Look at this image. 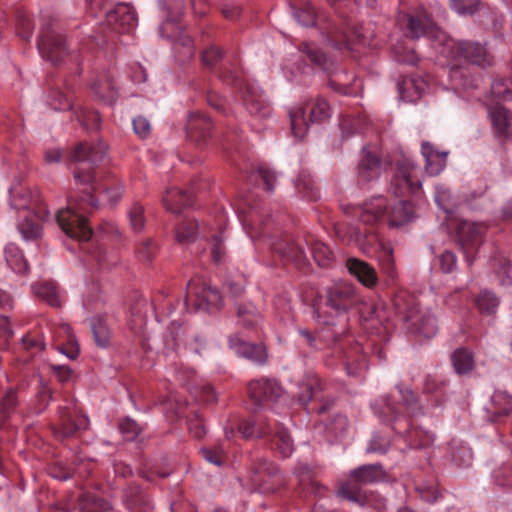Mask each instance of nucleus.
<instances>
[{
    "label": "nucleus",
    "mask_w": 512,
    "mask_h": 512,
    "mask_svg": "<svg viewBox=\"0 0 512 512\" xmlns=\"http://www.w3.org/2000/svg\"><path fill=\"white\" fill-rule=\"evenodd\" d=\"M5 258L10 268L19 274L26 273L28 264L25 260L22 251L14 244H8L5 247Z\"/></svg>",
    "instance_id": "obj_44"
},
{
    "label": "nucleus",
    "mask_w": 512,
    "mask_h": 512,
    "mask_svg": "<svg viewBox=\"0 0 512 512\" xmlns=\"http://www.w3.org/2000/svg\"><path fill=\"white\" fill-rule=\"evenodd\" d=\"M276 251L279 252L282 257L295 262L297 265L304 263L306 259L304 250L295 243H288L285 249L276 248Z\"/></svg>",
    "instance_id": "obj_59"
},
{
    "label": "nucleus",
    "mask_w": 512,
    "mask_h": 512,
    "mask_svg": "<svg viewBox=\"0 0 512 512\" xmlns=\"http://www.w3.org/2000/svg\"><path fill=\"white\" fill-rule=\"evenodd\" d=\"M40 55L54 65L61 64L69 55L66 36L60 22L52 15H43L37 39Z\"/></svg>",
    "instance_id": "obj_9"
},
{
    "label": "nucleus",
    "mask_w": 512,
    "mask_h": 512,
    "mask_svg": "<svg viewBox=\"0 0 512 512\" xmlns=\"http://www.w3.org/2000/svg\"><path fill=\"white\" fill-rule=\"evenodd\" d=\"M294 475L303 492L317 497L325 496L327 488L317 480L319 468L316 465L311 466L307 463L299 462L294 468Z\"/></svg>",
    "instance_id": "obj_22"
},
{
    "label": "nucleus",
    "mask_w": 512,
    "mask_h": 512,
    "mask_svg": "<svg viewBox=\"0 0 512 512\" xmlns=\"http://www.w3.org/2000/svg\"><path fill=\"white\" fill-rule=\"evenodd\" d=\"M157 253V245L152 239L143 240L137 247L136 254L140 261L149 263Z\"/></svg>",
    "instance_id": "obj_61"
},
{
    "label": "nucleus",
    "mask_w": 512,
    "mask_h": 512,
    "mask_svg": "<svg viewBox=\"0 0 512 512\" xmlns=\"http://www.w3.org/2000/svg\"><path fill=\"white\" fill-rule=\"evenodd\" d=\"M299 334L305 339L308 346L314 349H322L321 343L332 349V354L337 353L348 376L361 377L367 369L366 356L358 342L343 337L333 329H322L314 335L307 329L299 330Z\"/></svg>",
    "instance_id": "obj_4"
},
{
    "label": "nucleus",
    "mask_w": 512,
    "mask_h": 512,
    "mask_svg": "<svg viewBox=\"0 0 512 512\" xmlns=\"http://www.w3.org/2000/svg\"><path fill=\"white\" fill-rule=\"evenodd\" d=\"M269 436H271V448L279 457L287 458L292 454L294 450L293 440L284 427L276 425L272 428V432Z\"/></svg>",
    "instance_id": "obj_33"
},
{
    "label": "nucleus",
    "mask_w": 512,
    "mask_h": 512,
    "mask_svg": "<svg viewBox=\"0 0 512 512\" xmlns=\"http://www.w3.org/2000/svg\"><path fill=\"white\" fill-rule=\"evenodd\" d=\"M124 500L130 512H150L152 509L149 496L135 484H131L125 489Z\"/></svg>",
    "instance_id": "obj_31"
},
{
    "label": "nucleus",
    "mask_w": 512,
    "mask_h": 512,
    "mask_svg": "<svg viewBox=\"0 0 512 512\" xmlns=\"http://www.w3.org/2000/svg\"><path fill=\"white\" fill-rule=\"evenodd\" d=\"M449 60V77L452 83L462 89H468L473 85V80L468 76L469 68L460 63H467L481 68L493 65L494 57L486 47V43L472 40H447L441 51Z\"/></svg>",
    "instance_id": "obj_3"
},
{
    "label": "nucleus",
    "mask_w": 512,
    "mask_h": 512,
    "mask_svg": "<svg viewBox=\"0 0 512 512\" xmlns=\"http://www.w3.org/2000/svg\"><path fill=\"white\" fill-rule=\"evenodd\" d=\"M224 51L216 46L211 45L207 49L203 50L201 54L202 64L207 68H213L222 59Z\"/></svg>",
    "instance_id": "obj_60"
},
{
    "label": "nucleus",
    "mask_w": 512,
    "mask_h": 512,
    "mask_svg": "<svg viewBox=\"0 0 512 512\" xmlns=\"http://www.w3.org/2000/svg\"><path fill=\"white\" fill-rule=\"evenodd\" d=\"M390 190L397 197L419 196L422 194L421 169L409 159L398 160L391 179Z\"/></svg>",
    "instance_id": "obj_11"
},
{
    "label": "nucleus",
    "mask_w": 512,
    "mask_h": 512,
    "mask_svg": "<svg viewBox=\"0 0 512 512\" xmlns=\"http://www.w3.org/2000/svg\"><path fill=\"white\" fill-rule=\"evenodd\" d=\"M81 512H112L111 506L103 499L87 495L80 502Z\"/></svg>",
    "instance_id": "obj_54"
},
{
    "label": "nucleus",
    "mask_w": 512,
    "mask_h": 512,
    "mask_svg": "<svg viewBox=\"0 0 512 512\" xmlns=\"http://www.w3.org/2000/svg\"><path fill=\"white\" fill-rule=\"evenodd\" d=\"M118 427L120 433L127 441H134L142 432V428L139 426V424L135 420L128 417L122 419L119 422Z\"/></svg>",
    "instance_id": "obj_57"
},
{
    "label": "nucleus",
    "mask_w": 512,
    "mask_h": 512,
    "mask_svg": "<svg viewBox=\"0 0 512 512\" xmlns=\"http://www.w3.org/2000/svg\"><path fill=\"white\" fill-rule=\"evenodd\" d=\"M228 342L229 347L238 355L260 365L266 363L267 351L264 345L246 342L238 334L230 336Z\"/></svg>",
    "instance_id": "obj_26"
},
{
    "label": "nucleus",
    "mask_w": 512,
    "mask_h": 512,
    "mask_svg": "<svg viewBox=\"0 0 512 512\" xmlns=\"http://www.w3.org/2000/svg\"><path fill=\"white\" fill-rule=\"evenodd\" d=\"M487 113L495 139L501 144L512 141V111L497 103L487 105Z\"/></svg>",
    "instance_id": "obj_19"
},
{
    "label": "nucleus",
    "mask_w": 512,
    "mask_h": 512,
    "mask_svg": "<svg viewBox=\"0 0 512 512\" xmlns=\"http://www.w3.org/2000/svg\"><path fill=\"white\" fill-rule=\"evenodd\" d=\"M18 392V387H9L0 397V429L15 413L19 405Z\"/></svg>",
    "instance_id": "obj_36"
},
{
    "label": "nucleus",
    "mask_w": 512,
    "mask_h": 512,
    "mask_svg": "<svg viewBox=\"0 0 512 512\" xmlns=\"http://www.w3.org/2000/svg\"><path fill=\"white\" fill-rule=\"evenodd\" d=\"M383 171V160L379 151L366 145L360 152L357 165V181L359 184H368L380 177Z\"/></svg>",
    "instance_id": "obj_18"
},
{
    "label": "nucleus",
    "mask_w": 512,
    "mask_h": 512,
    "mask_svg": "<svg viewBox=\"0 0 512 512\" xmlns=\"http://www.w3.org/2000/svg\"><path fill=\"white\" fill-rule=\"evenodd\" d=\"M107 23L119 33H130L137 26L134 8L128 3H119L106 13Z\"/></svg>",
    "instance_id": "obj_23"
},
{
    "label": "nucleus",
    "mask_w": 512,
    "mask_h": 512,
    "mask_svg": "<svg viewBox=\"0 0 512 512\" xmlns=\"http://www.w3.org/2000/svg\"><path fill=\"white\" fill-rule=\"evenodd\" d=\"M239 323L247 329L255 328L261 321V315L251 304L239 305L237 308Z\"/></svg>",
    "instance_id": "obj_47"
},
{
    "label": "nucleus",
    "mask_w": 512,
    "mask_h": 512,
    "mask_svg": "<svg viewBox=\"0 0 512 512\" xmlns=\"http://www.w3.org/2000/svg\"><path fill=\"white\" fill-rule=\"evenodd\" d=\"M448 385V381L436 374H427L423 379L422 392L424 394L440 395Z\"/></svg>",
    "instance_id": "obj_51"
},
{
    "label": "nucleus",
    "mask_w": 512,
    "mask_h": 512,
    "mask_svg": "<svg viewBox=\"0 0 512 512\" xmlns=\"http://www.w3.org/2000/svg\"><path fill=\"white\" fill-rule=\"evenodd\" d=\"M252 477L254 485L261 487L265 481V476H273L278 472V468L265 459H257L251 464Z\"/></svg>",
    "instance_id": "obj_41"
},
{
    "label": "nucleus",
    "mask_w": 512,
    "mask_h": 512,
    "mask_svg": "<svg viewBox=\"0 0 512 512\" xmlns=\"http://www.w3.org/2000/svg\"><path fill=\"white\" fill-rule=\"evenodd\" d=\"M187 137L197 146H205L212 138L213 123L205 114L196 112L190 114L186 125Z\"/></svg>",
    "instance_id": "obj_21"
},
{
    "label": "nucleus",
    "mask_w": 512,
    "mask_h": 512,
    "mask_svg": "<svg viewBox=\"0 0 512 512\" xmlns=\"http://www.w3.org/2000/svg\"><path fill=\"white\" fill-rule=\"evenodd\" d=\"M76 116L80 124L87 131L99 130L101 119L98 112L82 107L76 111Z\"/></svg>",
    "instance_id": "obj_50"
},
{
    "label": "nucleus",
    "mask_w": 512,
    "mask_h": 512,
    "mask_svg": "<svg viewBox=\"0 0 512 512\" xmlns=\"http://www.w3.org/2000/svg\"><path fill=\"white\" fill-rule=\"evenodd\" d=\"M164 344L167 352L178 353L183 349L184 351L200 355L201 349L204 347V340L188 325L173 321L168 326Z\"/></svg>",
    "instance_id": "obj_14"
},
{
    "label": "nucleus",
    "mask_w": 512,
    "mask_h": 512,
    "mask_svg": "<svg viewBox=\"0 0 512 512\" xmlns=\"http://www.w3.org/2000/svg\"><path fill=\"white\" fill-rule=\"evenodd\" d=\"M162 202L168 211L179 213L182 208L192 205V192L170 188L166 190Z\"/></svg>",
    "instance_id": "obj_34"
},
{
    "label": "nucleus",
    "mask_w": 512,
    "mask_h": 512,
    "mask_svg": "<svg viewBox=\"0 0 512 512\" xmlns=\"http://www.w3.org/2000/svg\"><path fill=\"white\" fill-rule=\"evenodd\" d=\"M21 342L24 348L29 351H43L45 349L44 337L39 333H27L22 337Z\"/></svg>",
    "instance_id": "obj_64"
},
{
    "label": "nucleus",
    "mask_w": 512,
    "mask_h": 512,
    "mask_svg": "<svg viewBox=\"0 0 512 512\" xmlns=\"http://www.w3.org/2000/svg\"><path fill=\"white\" fill-rule=\"evenodd\" d=\"M369 228L362 230L360 227L353 229L351 238L357 245V247L366 255L372 252L378 251L381 248V244H385L379 238L375 225H368Z\"/></svg>",
    "instance_id": "obj_28"
},
{
    "label": "nucleus",
    "mask_w": 512,
    "mask_h": 512,
    "mask_svg": "<svg viewBox=\"0 0 512 512\" xmlns=\"http://www.w3.org/2000/svg\"><path fill=\"white\" fill-rule=\"evenodd\" d=\"M401 396V402L394 401L391 396L382 398L383 405L375 407V413L379 418L392 427L398 433L403 434L410 426V418L423 413V407L417 394L409 387L397 386Z\"/></svg>",
    "instance_id": "obj_7"
},
{
    "label": "nucleus",
    "mask_w": 512,
    "mask_h": 512,
    "mask_svg": "<svg viewBox=\"0 0 512 512\" xmlns=\"http://www.w3.org/2000/svg\"><path fill=\"white\" fill-rule=\"evenodd\" d=\"M386 477L387 473L380 463L361 465L350 472V479L363 485L382 482Z\"/></svg>",
    "instance_id": "obj_30"
},
{
    "label": "nucleus",
    "mask_w": 512,
    "mask_h": 512,
    "mask_svg": "<svg viewBox=\"0 0 512 512\" xmlns=\"http://www.w3.org/2000/svg\"><path fill=\"white\" fill-rule=\"evenodd\" d=\"M451 362L454 371L458 375H466L472 372L475 367L474 354L467 348H457L451 354Z\"/></svg>",
    "instance_id": "obj_38"
},
{
    "label": "nucleus",
    "mask_w": 512,
    "mask_h": 512,
    "mask_svg": "<svg viewBox=\"0 0 512 512\" xmlns=\"http://www.w3.org/2000/svg\"><path fill=\"white\" fill-rule=\"evenodd\" d=\"M10 193L13 208L17 210L33 209L40 220H46L48 218L49 211L40 194H33L26 188L11 190Z\"/></svg>",
    "instance_id": "obj_20"
},
{
    "label": "nucleus",
    "mask_w": 512,
    "mask_h": 512,
    "mask_svg": "<svg viewBox=\"0 0 512 512\" xmlns=\"http://www.w3.org/2000/svg\"><path fill=\"white\" fill-rule=\"evenodd\" d=\"M91 90L95 96L104 101H111L115 97V86L111 79L106 78L104 81L96 79L91 84Z\"/></svg>",
    "instance_id": "obj_52"
},
{
    "label": "nucleus",
    "mask_w": 512,
    "mask_h": 512,
    "mask_svg": "<svg viewBox=\"0 0 512 512\" xmlns=\"http://www.w3.org/2000/svg\"><path fill=\"white\" fill-rule=\"evenodd\" d=\"M397 23L405 29L406 35L412 39L426 35L433 25L431 18L424 11L415 14H399Z\"/></svg>",
    "instance_id": "obj_24"
},
{
    "label": "nucleus",
    "mask_w": 512,
    "mask_h": 512,
    "mask_svg": "<svg viewBox=\"0 0 512 512\" xmlns=\"http://www.w3.org/2000/svg\"><path fill=\"white\" fill-rule=\"evenodd\" d=\"M200 454L209 463L216 466H223L226 462V452L220 443L202 447Z\"/></svg>",
    "instance_id": "obj_49"
},
{
    "label": "nucleus",
    "mask_w": 512,
    "mask_h": 512,
    "mask_svg": "<svg viewBox=\"0 0 512 512\" xmlns=\"http://www.w3.org/2000/svg\"><path fill=\"white\" fill-rule=\"evenodd\" d=\"M454 240L459 249L464 253L465 260L469 266L474 262V253L483 243L487 232V226L480 222L468 220L456 221L452 224Z\"/></svg>",
    "instance_id": "obj_13"
},
{
    "label": "nucleus",
    "mask_w": 512,
    "mask_h": 512,
    "mask_svg": "<svg viewBox=\"0 0 512 512\" xmlns=\"http://www.w3.org/2000/svg\"><path fill=\"white\" fill-rule=\"evenodd\" d=\"M345 266L348 272L364 287L368 289L376 287L378 283V275L372 265L364 260L350 257L346 260Z\"/></svg>",
    "instance_id": "obj_27"
},
{
    "label": "nucleus",
    "mask_w": 512,
    "mask_h": 512,
    "mask_svg": "<svg viewBox=\"0 0 512 512\" xmlns=\"http://www.w3.org/2000/svg\"><path fill=\"white\" fill-rule=\"evenodd\" d=\"M108 151L103 141L89 144L86 141L78 143L69 154L72 163L83 164L73 171L76 184L82 187L81 195L70 196L67 207L56 214V220L61 230L71 239L80 242L92 237V229L87 223L86 213L98 208V200L93 195L95 191L94 168L101 163Z\"/></svg>",
    "instance_id": "obj_1"
},
{
    "label": "nucleus",
    "mask_w": 512,
    "mask_h": 512,
    "mask_svg": "<svg viewBox=\"0 0 512 512\" xmlns=\"http://www.w3.org/2000/svg\"><path fill=\"white\" fill-rule=\"evenodd\" d=\"M34 295L49 306L59 308L62 305L58 285L51 281L38 282L32 285Z\"/></svg>",
    "instance_id": "obj_35"
},
{
    "label": "nucleus",
    "mask_w": 512,
    "mask_h": 512,
    "mask_svg": "<svg viewBox=\"0 0 512 512\" xmlns=\"http://www.w3.org/2000/svg\"><path fill=\"white\" fill-rule=\"evenodd\" d=\"M326 388V383L316 373H307L299 386L297 395L300 404L307 406L311 400L318 398Z\"/></svg>",
    "instance_id": "obj_29"
},
{
    "label": "nucleus",
    "mask_w": 512,
    "mask_h": 512,
    "mask_svg": "<svg viewBox=\"0 0 512 512\" xmlns=\"http://www.w3.org/2000/svg\"><path fill=\"white\" fill-rule=\"evenodd\" d=\"M344 212L357 217L364 225H377L387 221L390 227H400L409 223L414 217L411 202L399 200L390 206L383 196H376L361 206L344 208Z\"/></svg>",
    "instance_id": "obj_6"
},
{
    "label": "nucleus",
    "mask_w": 512,
    "mask_h": 512,
    "mask_svg": "<svg viewBox=\"0 0 512 512\" xmlns=\"http://www.w3.org/2000/svg\"><path fill=\"white\" fill-rule=\"evenodd\" d=\"M93 338L97 346L105 348L110 344V329L102 316H95L89 320Z\"/></svg>",
    "instance_id": "obj_40"
},
{
    "label": "nucleus",
    "mask_w": 512,
    "mask_h": 512,
    "mask_svg": "<svg viewBox=\"0 0 512 512\" xmlns=\"http://www.w3.org/2000/svg\"><path fill=\"white\" fill-rule=\"evenodd\" d=\"M242 98L251 116L263 119L271 115L272 109L269 103L264 99L259 88L253 84L246 83L244 85Z\"/></svg>",
    "instance_id": "obj_25"
},
{
    "label": "nucleus",
    "mask_w": 512,
    "mask_h": 512,
    "mask_svg": "<svg viewBox=\"0 0 512 512\" xmlns=\"http://www.w3.org/2000/svg\"><path fill=\"white\" fill-rule=\"evenodd\" d=\"M404 433H407V441L411 448L425 449L434 442V436L421 428H411L410 425Z\"/></svg>",
    "instance_id": "obj_45"
},
{
    "label": "nucleus",
    "mask_w": 512,
    "mask_h": 512,
    "mask_svg": "<svg viewBox=\"0 0 512 512\" xmlns=\"http://www.w3.org/2000/svg\"><path fill=\"white\" fill-rule=\"evenodd\" d=\"M394 305L399 316L415 333L425 338L436 335L438 330L436 318L430 312L422 311L412 298L398 295L394 299Z\"/></svg>",
    "instance_id": "obj_10"
},
{
    "label": "nucleus",
    "mask_w": 512,
    "mask_h": 512,
    "mask_svg": "<svg viewBox=\"0 0 512 512\" xmlns=\"http://www.w3.org/2000/svg\"><path fill=\"white\" fill-rule=\"evenodd\" d=\"M188 430L192 437L202 439L206 435V428L202 417L195 413L187 420Z\"/></svg>",
    "instance_id": "obj_63"
},
{
    "label": "nucleus",
    "mask_w": 512,
    "mask_h": 512,
    "mask_svg": "<svg viewBox=\"0 0 512 512\" xmlns=\"http://www.w3.org/2000/svg\"><path fill=\"white\" fill-rule=\"evenodd\" d=\"M144 207L136 202L134 203L128 212L130 225L135 232H140L145 226Z\"/></svg>",
    "instance_id": "obj_58"
},
{
    "label": "nucleus",
    "mask_w": 512,
    "mask_h": 512,
    "mask_svg": "<svg viewBox=\"0 0 512 512\" xmlns=\"http://www.w3.org/2000/svg\"><path fill=\"white\" fill-rule=\"evenodd\" d=\"M222 297L217 288L200 277L192 278L187 284L186 303H191L197 310L213 312L219 309Z\"/></svg>",
    "instance_id": "obj_15"
},
{
    "label": "nucleus",
    "mask_w": 512,
    "mask_h": 512,
    "mask_svg": "<svg viewBox=\"0 0 512 512\" xmlns=\"http://www.w3.org/2000/svg\"><path fill=\"white\" fill-rule=\"evenodd\" d=\"M311 254L319 267L328 268L335 262L332 250L321 241L314 240L311 243Z\"/></svg>",
    "instance_id": "obj_43"
},
{
    "label": "nucleus",
    "mask_w": 512,
    "mask_h": 512,
    "mask_svg": "<svg viewBox=\"0 0 512 512\" xmlns=\"http://www.w3.org/2000/svg\"><path fill=\"white\" fill-rule=\"evenodd\" d=\"M34 24L30 16L24 12L19 11L17 14L16 32L19 37L25 41H29L33 35Z\"/></svg>",
    "instance_id": "obj_55"
},
{
    "label": "nucleus",
    "mask_w": 512,
    "mask_h": 512,
    "mask_svg": "<svg viewBox=\"0 0 512 512\" xmlns=\"http://www.w3.org/2000/svg\"><path fill=\"white\" fill-rule=\"evenodd\" d=\"M297 21L303 26H317L321 34L326 38L327 43L337 50H351L352 42L356 41L363 45H370L375 37L371 23L355 24L348 32L349 23L318 15L313 4L306 0L294 13Z\"/></svg>",
    "instance_id": "obj_2"
},
{
    "label": "nucleus",
    "mask_w": 512,
    "mask_h": 512,
    "mask_svg": "<svg viewBox=\"0 0 512 512\" xmlns=\"http://www.w3.org/2000/svg\"><path fill=\"white\" fill-rule=\"evenodd\" d=\"M377 252V259L381 273L386 276L387 284H394L398 279V271L395 264L392 246L389 243L381 244V248Z\"/></svg>",
    "instance_id": "obj_32"
},
{
    "label": "nucleus",
    "mask_w": 512,
    "mask_h": 512,
    "mask_svg": "<svg viewBox=\"0 0 512 512\" xmlns=\"http://www.w3.org/2000/svg\"><path fill=\"white\" fill-rule=\"evenodd\" d=\"M239 431L245 439L263 438L271 434L272 427L266 419L259 418L255 421H242Z\"/></svg>",
    "instance_id": "obj_37"
},
{
    "label": "nucleus",
    "mask_w": 512,
    "mask_h": 512,
    "mask_svg": "<svg viewBox=\"0 0 512 512\" xmlns=\"http://www.w3.org/2000/svg\"><path fill=\"white\" fill-rule=\"evenodd\" d=\"M283 388L274 378L251 380L247 384V394L256 409L276 402L283 395Z\"/></svg>",
    "instance_id": "obj_17"
},
{
    "label": "nucleus",
    "mask_w": 512,
    "mask_h": 512,
    "mask_svg": "<svg viewBox=\"0 0 512 512\" xmlns=\"http://www.w3.org/2000/svg\"><path fill=\"white\" fill-rule=\"evenodd\" d=\"M89 419L77 412L71 401L58 408V422L51 425L53 435L57 440L64 441L73 437L79 430L87 429Z\"/></svg>",
    "instance_id": "obj_16"
},
{
    "label": "nucleus",
    "mask_w": 512,
    "mask_h": 512,
    "mask_svg": "<svg viewBox=\"0 0 512 512\" xmlns=\"http://www.w3.org/2000/svg\"><path fill=\"white\" fill-rule=\"evenodd\" d=\"M298 50L305 55L313 68H317L330 76L328 85L334 92L340 95L353 94L352 82L355 80V76L344 71L337 72L335 60L328 56L317 44L305 41L299 44Z\"/></svg>",
    "instance_id": "obj_8"
},
{
    "label": "nucleus",
    "mask_w": 512,
    "mask_h": 512,
    "mask_svg": "<svg viewBox=\"0 0 512 512\" xmlns=\"http://www.w3.org/2000/svg\"><path fill=\"white\" fill-rule=\"evenodd\" d=\"M48 104L56 111H65L73 107L71 97L60 90L49 92Z\"/></svg>",
    "instance_id": "obj_56"
},
{
    "label": "nucleus",
    "mask_w": 512,
    "mask_h": 512,
    "mask_svg": "<svg viewBox=\"0 0 512 512\" xmlns=\"http://www.w3.org/2000/svg\"><path fill=\"white\" fill-rule=\"evenodd\" d=\"M361 302V295L355 285L337 281L318 292L314 313L319 323L331 326L336 318L356 308Z\"/></svg>",
    "instance_id": "obj_5"
},
{
    "label": "nucleus",
    "mask_w": 512,
    "mask_h": 512,
    "mask_svg": "<svg viewBox=\"0 0 512 512\" xmlns=\"http://www.w3.org/2000/svg\"><path fill=\"white\" fill-rule=\"evenodd\" d=\"M291 130L295 137L302 139L310 124L322 123L330 117V105L323 98H316L304 107L289 112Z\"/></svg>",
    "instance_id": "obj_12"
},
{
    "label": "nucleus",
    "mask_w": 512,
    "mask_h": 512,
    "mask_svg": "<svg viewBox=\"0 0 512 512\" xmlns=\"http://www.w3.org/2000/svg\"><path fill=\"white\" fill-rule=\"evenodd\" d=\"M296 186L299 192L308 200L316 201L319 198V189L308 172L302 171L299 173Z\"/></svg>",
    "instance_id": "obj_48"
},
{
    "label": "nucleus",
    "mask_w": 512,
    "mask_h": 512,
    "mask_svg": "<svg viewBox=\"0 0 512 512\" xmlns=\"http://www.w3.org/2000/svg\"><path fill=\"white\" fill-rule=\"evenodd\" d=\"M198 237V224L193 219H184L175 228V238L180 244L193 243Z\"/></svg>",
    "instance_id": "obj_42"
},
{
    "label": "nucleus",
    "mask_w": 512,
    "mask_h": 512,
    "mask_svg": "<svg viewBox=\"0 0 512 512\" xmlns=\"http://www.w3.org/2000/svg\"><path fill=\"white\" fill-rule=\"evenodd\" d=\"M492 95L502 101H512V78L496 79L491 84Z\"/></svg>",
    "instance_id": "obj_53"
},
{
    "label": "nucleus",
    "mask_w": 512,
    "mask_h": 512,
    "mask_svg": "<svg viewBox=\"0 0 512 512\" xmlns=\"http://www.w3.org/2000/svg\"><path fill=\"white\" fill-rule=\"evenodd\" d=\"M358 485L359 483H355L352 480L350 482H345L340 486L338 495L352 502H360L362 496Z\"/></svg>",
    "instance_id": "obj_62"
},
{
    "label": "nucleus",
    "mask_w": 512,
    "mask_h": 512,
    "mask_svg": "<svg viewBox=\"0 0 512 512\" xmlns=\"http://www.w3.org/2000/svg\"><path fill=\"white\" fill-rule=\"evenodd\" d=\"M173 50L177 61L180 64H185L195 56L194 41L189 35H180L173 44Z\"/></svg>",
    "instance_id": "obj_39"
},
{
    "label": "nucleus",
    "mask_w": 512,
    "mask_h": 512,
    "mask_svg": "<svg viewBox=\"0 0 512 512\" xmlns=\"http://www.w3.org/2000/svg\"><path fill=\"white\" fill-rule=\"evenodd\" d=\"M475 305L480 314L492 315L499 306V299L493 292L483 290L475 298Z\"/></svg>",
    "instance_id": "obj_46"
}]
</instances>
